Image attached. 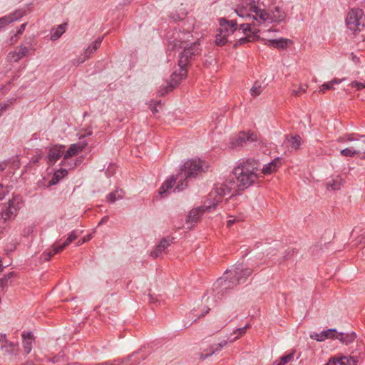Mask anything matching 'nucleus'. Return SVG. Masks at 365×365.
I'll return each instance as SVG.
<instances>
[{
	"label": "nucleus",
	"mask_w": 365,
	"mask_h": 365,
	"mask_svg": "<svg viewBox=\"0 0 365 365\" xmlns=\"http://www.w3.org/2000/svg\"><path fill=\"white\" fill-rule=\"evenodd\" d=\"M42 158V155L41 154H38V155H36V156H34L31 160V163H33V164H36L37 163L39 160Z\"/></svg>",
	"instance_id": "6e6d98bb"
},
{
	"label": "nucleus",
	"mask_w": 365,
	"mask_h": 365,
	"mask_svg": "<svg viewBox=\"0 0 365 365\" xmlns=\"http://www.w3.org/2000/svg\"><path fill=\"white\" fill-rule=\"evenodd\" d=\"M26 25H27V24L24 23L20 26L16 34L14 36L11 37V41L14 40V41H16L17 40L18 36L21 35L24 31Z\"/></svg>",
	"instance_id": "49530a36"
},
{
	"label": "nucleus",
	"mask_w": 365,
	"mask_h": 365,
	"mask_svg": "<svg viewBox=\"0 0 365 365\" xmlns=\"http://www.w3.org/2000/svg\"><path fill=\"white\" fill-rule=\"evenodd\" d=\"M235 11L240 17H250L252 13L258 14V6L254 0H241Z\"/></svg>",
	"instance_id": "0eeeda50"
},
{
	"label": "nucleus",
	"mask_w": 365,
	"mask_h": 365,
	"mask_svg": "<svg viewBox=\"0 0 365 365\" xmlns=\"http://www.w3.org/2000/svg\"><path fill=\"white\" fill-rule=\"evenodd\" d=\"M227 344V341L226 340H223L221 342L217 344H214L212 346H210L208 351L207 353H201L200 354V357L199 359L200 360H205V359H207L208 356H212L213 354H215L216 351H218L220 350H221L222 348H223L224 346H225Z\"/></svg>",
	"instance_id": "4be33fe9"
},
{
	"label": "nucleus",
	"mask_w": 365,
	"mask_h": 365,
	"mask_svg": "<svg viewBox=\"0 0 365 365\" xmlns=\"http://www.w3.org/2000/svg\"><path fill=\"white\" fill-rule=\"evenodd\" d=\"M263 88L257 82H255L252 88L250 89V93L252 96H257L262 92Z\"/></svg>",
	"instance_id": "4c0bfd02"
},
{
	"label": "nucleus",
	"mask_w": 365,
	"mask_h": 365,
	"mask_svg": "<svg viewBox=\"0 0 365 365\" xmlns=\"http://www.w3.org/2000/svg\"><path fill=\"white\" fill-rule=\"evenodd\" d=\"M4 341H6V336L0 334V343L4 342Z\"/></svg>",
	"instance_id": "338daca9"
},
{
	"label": "nucleus",
	"mask_w": 365,
	"mask_h": 365,
	"mask_svg": "<svg viewBox=\"0 0 365 365\" xmlns=\"http://www.w3.org/2000/svg\"><path fill=\"white\" fill-rule=\"evenodd\" d=\"M231 192V188L227 185H220L217 186L213 190L210 192V196H215L217 199H220V202L222 201V198L229 195Z\"/></svg>",
	"instance_id": "aec40b11"
},
{
	"label": "nucleus",
	"mask_w": 365,
	"mask_h": 365,
	"mask_svg": "<svg viewBox=\"0 0 365 365\" xmlns=\"http://www.w3.org/2000/svg\"><path fill=\"white\" fill-rule=\"evenodd\" d=\"M122 192H123L122 190H115V191L110 192L106 196L107 202H110V203H113V202H115L116 200L122 199L123 195L120 194Z\"/></svg>",
	"instance_id": "72a5a7b5"
},
{
	"label": "nucleus",
	"mask_w": 365,
	"mask_h": 365,
	"mask_svg": "<svg viewBox=\"0 0 365 365\" xmlns=\"http://www.w3.org/2000/svg\"><path fill=\"white\" fill-rule=\"evenodd\" d=\"M173 240V238L170 237L162 239L160 243L155 247V250L151 252L150 255L154 258L159 257L160 255L172 244Z\"/></svg>",
	"instance_id": "f3484780"
},
{
	"label": "nucleus",
	"mask_w": 365,
	"mask_h": 365,
	"mask_svg": "<svg viewBox=\"0 0 365 365\" xmlns=\"http://www.w3.org/2000/svg\"><path fill=\"white\" fill-rule=\"evenodd\" d=\"M253 269L244 267L242 264L237 265L234 269L227 270L225 274L230 273L235 277L234 283H243L246 281L247 278L252 274Z\"/></svg>",
	"instance_id": "1a4fd4ad"
},
{
	"label": "nucleus",
	"mask_w": 365,
	"mask_h": 365,
	"mask_svg": "<svg viewBox=\"0 0 365 365\" xmlns=\"http://www.w3.org/2000/svg\"><path fill=\"white\" fill-rule=\"evenodd\" d=\"M86 145L87 143L81 142L71 145L67 151L63 155V160L61 162V165H65V162L68 158L73 157L77 155L78 153L81 152L85 148Z\"/></svg>",
	"instance_id": "f8f14e48"
},
{
	"label": "nucleus",
	"mask_w": 365,
	"mask_h": 365,
	"mask_svg": "<svg viewBox=\"0 0 365 365\" xmlns=\"http://www.w3.org/2000/svg\"><path fill=\"white\" fill-rule=\"evenodd\" d=\"M256 14L263 21L269 20L271 21V12H267L266 11L261 10L258 8V14Z\"/></svg>",
	"instance_id": "a19ab883"
},
{
	"label": "nucleus",
	"mask_w": 365,
	"mask_h": 365,
	"mask_svg": "<svg viewBox=\"0 0 365 365\" xmlns=\"http://www.w3.org/2000/svg\"><path fill=\"white\" fill-rule=\"evenodd\" d=\"M220 199H217L215 196H210V192L208 195L207 198L205 200L204 204L202 205H200V207H207L210 206V208L206 209V212H211L214 210L217 205L220 203Z\"/></svg>",
	"instance_id": "b1692460"
},
{
	"label": "nucleus",
	"mask_w": 365,
	"mask_h": 365,
	"mask_svg": "<svg viewBox=\"0 0 365 365\" xmlns=\"http://www.w3.org/2000/svg\"><path fill=\"white\" fill-rule=\"evenodd\" d=\"M205 172L202 161L199 160H190L186 161L180 168L179 173L175 176L168 178L159 189V195L161 197L171 189L178 181L175 190L182 191L187 186V180L195 178Z\"/></svg>",
	"instance_id": "f257e3e1"
},
{
	"label": "nucleus",
	"mask_w": 365,
	"mask_h": 365,
	"mask_svg": "<svg viewBox=\"0 0 365 365\" xmlns=\"http://www.w3.org/2000/svg\"><path fill=\"white\" fill-rule=\"evenodd\" d=\"M15 101V98H11L2 103H0V116H1L3 113L5 112L7 109H9Z\"/></svg>",
	"instance_id": "c9c22d12"
},
{
	"label": "nucleus",
	"mask_w": 365,
	"mask_h": 365,
	"mask_svg": "<svg viewBox=\"0 0 365 365\" xmlns=\"http://www.w3.org/2000/svg\"><path fill=\"white\" fill-rule=\"evenodd\" d=\"M344 80V78L342 79L334 78L332 81L322 84L319 92L324 93L326 90L334 89V84H339Z\"/></svg>",
	"instance_id": "2f4dec72"
},
{
	"label": "nucleus",
	"mask_w": 365,
	"mask_h": 365,
	"mask_svg": "<svg viewBox=\"0 0 365 365\" xmlns=\"http://www.w3.org/2000/svg\"><path fill=\"white\" fill-rule=\"evenodd\" d=\"M68 174V171L66 169L64 168H60L58 170H56L52 178L48 182V186H52L54 185H56L59 180L65 177Z\"/></svg>",
	"instance_id": "393cba45"
},
{
	"label": "nucleus",
	"mask_w": 365,
	"mask_h": 365,
	"mask_svg": "<svg viewBox=\"0 0 365 365\" xmlns=\"http://www.w3.org/2000/svg\"><path fill=\"white\" fill-rule=\"evenodd\" d=\"M334 357L338 361L337 363L339 365H356L359 362L357 356H344L341 354H338Z\"/></svg>",
	"instance_id": "6ab92c4d"
},
{
	"label": "nucleus",
	"mask_w": 365,
	"mask_h": 365,
	"mask_svg": "<svg viewBox=\"0 0 365 365\" xmlns=\"http://www.w3.org/2000/svg\"><path fill=\"white\" fill-rule=\"evenodd\" d=\"M250 327V324H247L246 326L242 327V328H239V329H237L234 333L235 334H237V336H235V338H233L232 339H230V341L232 342V341H234L235 340H237L240 336L244 335L247 331V329Z\"/></svg>",
	"instance_id": "58836bf2"
},
{
	"label": "nucleus",
	"mask_w": 365,
	"mask_h": 365,
	"mask_svg": "<svg viewBox=\"0 0 365 365\" xmlns=\"http://www.w3.org/2000/svg\"><path fill=\"white\" fill-rule=\"evenodd\" d=\"M251 41H254L252 39V36H245V37H242V38H240L234 44V47H237L238 46H240V45H243V44H245L248 42H251Z\"/></svg>",
	"instance_id": "37998d69"
},
{
	"label": "nucleus",
	"mask_w": 365,
	"mask_h": 365,
	"mask_svg": "<svg viewBox=\"0 0 365 365\" xmlns=\"http://www.w3.org/2000/svg\"><path fill=\"white\" fill-rule=\"evenodd\" d=\"M172 90H170L169 85L165 87H161L158 91V94L160 96H165L166 93H168L169 91H171Z\"/></svg>",
	"instance_id": "603ef678"
},
{
	"label": "nucleus",
	"mask_w": 365,
	"mask_h": 365,
	"mask_svg": "<svg viewBox=\"0 0 365 365\" xmlns=\"http://www.w3.org/2000/svg\"><path fill=\"white\" fill-rule=\"evenodd\" d=\"M356 336L354 332H337L336 336H335V339L339 340L343 344H349L355 340Z\"/></svg>",
	"instance_id": "5701e85b"
},
{
	"label": "nucleus",
	"mask_w": 365,
	"mask_h": 365,
	"mask_svg": "<svg viewBox=\"0 0 365 365\" xmlns=\"http://www.w3.org/2000/svg\"><path fill=\"white\" fill-rule=\"evenodd\" d=\"M282 165V159L280 158H275L272 161L269 163L266 164L262 170V173L264 175H269L272 173L273 172L277 171V170Z\"/></svg>",
	"instance_id": "412c9836"
},
{
	"label": "nucleus",
	"mask_w": 365,
	"mask_h": 365,
	"mask_svg": "<svg viewBox=\"0 0 365 365\" xmlns=\"http://www.w3.org/2000/svg\"><path fill=\"white\" fill-rule=\"evenodd\" d=\"M236 222V220L234 219V220H229L227 222V227H231V226Z\"/></svg>",
	"instance_id": "680f3d73"
},
{
	"label": "nucleus",
	"mask_w": 365,
	"mask_h": 365,
	"mask_svg": "<svg viewBox=\"0 0 365 365\" xmlns=\"http://www.w3.org/2000/svg\"><path fill=\"white\" fill-rule=\"evenodd\" d=\"M6 188L3 187L2 185L0 186V200H1L4 196L6 195Z\"/></svg>",
	"instance_id": "5fc2aeb1"
},
{
	"label": "nucleus",
	"mask_w": 365,
	"mask_h": 365,
	"mask_svg": "<svg viewBox=\"0 0 365 365\" xmlns=\"http://www.w3.org/2000/svg\"><path fill=\"white\" fill-rule=\"evenodd\" d=\"M290 41L288 39L280 38V39H270L268 40L266 44L269 46H273L279 49H284L287 48L288 42Z\"/></svg>",
	"instance_id": "a878e982"
},
{
	"label": "nucleus",
	"mask_w": 365,
	"mask_h": 365,
	"mask_svg": "<svg viewBox=\"0 0 365 365\" xmlns=\"http://www.w3.org/2000/svg\"><path fill=\"white\" fill-rule=\"evenodd\" d=\"M77 237H78V235L76 233V231H75V230H73L71 233H69V235L68 236V241H71V242L75 240Z\"/></svg>",
	"instance_id": "864d4df0"
},
{
	"label": "nucleus",
	"mask_w": 365,
	"mask_h": 365,
	"mask_svg": "<svg viewBox=\"0 0 365 365\" xmlns=\"http://www.w3.org/2000/svg\"><path fill=\"white\" fill-rule=\"evenodd\" d=\"M210 208V206L207 207H197L192 209L187 217H186V223L187 225H194L195 223L200 221V218L203 215V214L206 212V209Z\"/></svg>",
	"instance_id": "9d476101"
},
{
	"label": "nucleus",
	"mask_w": 365,
	"mask_h": 365,
	"mask_svg": "<svg viewBox=\"0 0 365 365\" xmlns=\"http://www.w3.org/2000/svg\"><path fill=\"white\" fill-rule=\"evenodd\" d=\"M258 32H259V29H255L254 31H252V35H249V36H252V39L253 41H255L256 39L258 38V36H257Z\"/></svg>",
	"instance_id": "4d7b16f0"
},
{
	"label": "nucleus",
	"mask_w": 365,
	"mask_h": 365,
	"mask_svg": "<svg viewBox=\"0 0 365 365\" xmlns=\"http://www.w3.org/2000/svg\"><path fill=\"white\" fill-rule=\"evenodd\" d=\"M294 352H292V353H289V354H288L287 355L282 356L280 358L281 362L277 364V365H284V364L289 363L294 358Z\"/></svg>",
	"instance_id": "79ce46f5"
},
{
	"label": "nucleus",
	"mask_w": 365,
	"mask_h": 365,
	"mask_svg": "<svg viewBox=\"0 0 365 365\" xmlns=\"http://www.w3.org/2000/svg\"><path fill=\"white\" fill-rule=\"evenodd\" d=\"M364 11L360 9H351L346 18V24L349 29L354 32L361 31L365 28L362 21Z\"/></svg>",
	"instance_id": "39448f33"
},
{
	"label": "nucleus",
	"mask_w": 365,
	"mask_h": 365,
	"mask_svg": "<svg viewBox=\"0 0 365 365\" xmlns=\"http://www.w3.org/2000/svg\"><path fill=\"white\" fill-rule=\"evenodd\" d=\"M336 141L338 143H346V142H348L347 140H346V135H344V136H341L339 137Z\"/></svg>",
	"instance_id": "052dcab7"
},
{
	"label": "nucleus",
	"mask_w": 365,
	"mask_h": 365,
	"mask_svg": "<svg viewBox=\"0 0 365 365\" xmlns=\"http://www.w3.org/2000/svg\"><path fill=\"white\" fill-rule=\"evenodd\" d=\"M201 54V48L200 47L199 40L186 44L183 48V51L179 56L178 66L180 68H187L190 62L195 58L196 56Z\"/></svg>",
	"instance_id": "20e7f679"
},
{
	"label": "nucleus",
	"mask_w": 365,
	"mask_h": 365,
	"mask_svg": "<svg viewBox=\"0 0 365 365\" xmlns=\"http://www.w3.org/2000/svg\"><path fill=\"white\" fill-rule=\"evenodd\" d=\"M240 29L242 31L244 34H246L248 31H252L251 25L250 24H242L240 26Z\"/></svg>",
	"instance_id": "3c124183"
},
{
	"label": "nucleus",
	"mask_w": 365,
	"mask_h": 365,
	"mask_svg": "<svg viewBox=\"0 0 365 365\" xmlns=\"http://www.w3.org/2000/svg\"><path fill=\"white\" fill-rule=\"evenodd\" d=\"M6 165L5 163H0V171L6 169Z\"/></svg>",
	"instance_id": "774afa93"
},
{
	"label": "nucleus",
	"mask_w": 365,
	"mask_h": 365,
	"mask_svg": "<svg viewBox=\"0 0 365 365\" xmlns=\"http://www.w3.org/2000/svg\"><path fill=\"white\" fill-rule=\"evenodd\" d=\"M336 334L337 331L336 329H329L327 330L322 331L319 334L314 333V334H312L311 338L316 339L318 341H322L327 339H335V336H336Z\"/></svg>",
	"instance_id": "a211bd4d"
},
{
	"label": "nucleus",
	"mask_w": 365,
	"mask_h": 365,
	"mask_svg": "<svg viewBox=\"0 0 365 365\" xmlns=\"http://www.w3.org/2000/svg\"><path fill=\"white\" fill-rule=\"evenodd\" d=\"M102 38L98 37L90 46H88L85 51V54L87 58H89V56L100 47L102 43Z\"/></svg>",
	"instance_id": "7c9ffc66"
},
{
	"label": "nucleus",
	"mask_w": 365,
	"mask_h": 365,
	"mask_svg": "<svg viewBox=\"0 0 365 365\" xmlns=\"http://www.w3.org/2000/svg\"><path fill=\"white\" fill-rule=\"evenodd\" d=\"M187 70L186 68L180 67L178 73L177 71H174L172 73L170 81L168 83L170 90H173L176 88L180 83V81L187 76Z\"/></svg>",
	"instance_id": "ddd939ff"
},
{
	"label": "nucleus",
	"mask_w": 365,
	"mask_h": 365,
	"mask_svg": "<svg viewBox=\"0 0 365 365\" xmlns=\"http://www.w3.org/2000/svg\"><path fill=\"white\" fill-rule=\"evenodd\" d=\"M93 365H120V364H115L113 362H111L110 361H103L101 363H96Z\"/></svg>",
	"instance_id": "bf43d9fd"
},
{
	"label": "nucleus",
	"mask_w": 365,
	"mask_h": 365,
	"mask_svg": "<svg viewBox=\"0 0 365 365\" xmlns=\"http://www.w3.org/2000/svg\"><path fill=\"white\" fill-rule=\"evenodd\" d=\"M359 138H365V135H359L356 133H349L346 135L347 141H357Z\"/></svg>",
	"instance_id": "a18cd8bd"
},
{
	"label": "nucleus",
	"mask_w": 365,
	"mask_h": 365,
	"mask_svg": "<svg viewBox=\"0 0 365 365\" xmlns=\"http://www.w3.org/2000/svg\"><path fill=\"white\" fill-rule=\"evenodd\" d=\"M58 360H59V357H58V356H55L54 357H53V358H51V359H50V361H51L52 363H53V364H54V363H57V362L58 361Z\"/></svg>",
	"instance_id": "0e129e2a"
},
{
	"label": "nucleus",
	"mask_w": 365,
	"mask_h": 365,
	"mask_svg": "<svg viewBox=\"0 0 365 365\" xmlns=\"http://www.w3.org/2000/svg\"><path fill=\"white\" fill-rule=\"evenodd\" d=\"M66 24L58 25L56 29H53L51 34V39L56 41L59 38L62 34L66 31Z\"/></svg>",
	"instance_id": "c756f323"
},
{
	"label": "nucleus",
	"mask_w": 365,
	"mask_h": 365,
	"mask_svg": "<svg viewBox=\"0 0 365 365\" xmlns=\"http://www.w3.org/2000/svg\"><path fill=\"white\" fill-rule=\"evenodd\" d=\"M57 252H55L53 250V245L52 246V249L49 250H46L43 252V256L44 257V259L46 261L50 260L52 256H53Z\"/></svg>",
	"instance_id": "de8ad7c7"
},
{
	"label": "nucleus",
	"mask_w": 365,
	"mask_h": 365,
	"mask_svg": "<svg viewBox=\"0 0 365 365\" xmlns=\"http://www.w3.org/2000/svg\"><path fill=\"white\" fill-rule=\"evenodd\" d=\"M259 166V160L251 158H242L237 161L232 173L237 180L239 190H245L257 181Z\"/></svg>",
	"instance_id": "f03ea898"
},
{
	"label": "nucleus",
	"mask_w": 365,
	"mask_h": 365,
	"mask_svg": "<svg viewBox=\"0 0 365 365\" xmlns=\"http://www.w3.org/2000/svg\"><path fill=\"white\" fill-rule=\"evenodd\" d=\"M340 153L341 155L345 156V157H354L356 155L360 153V150H354L352 148H346L342 149L340 151Z\"/></svg>",
	"instance_id": "f704fd0d"
},
{
	"label": "nucleus",
	"mask_w": 365,
	"mask_h": 365,
	"mask_svg": "<svg viewBox=\"0 0 365 365\" xmlns=\"http://www.w3.org/2000/svg\"><path fill=\"white\" fill-rule=\"evenodd\" d=\"M189 34L182 32L180 31H174L171 36L168 37V49L170 51H173L179 48H184L187 43Z\"/></svg>",
	"instance_id": "423d86ee"
},
{
	"label": "nucleus",
	"mask_w": 365,
	"mask_h": 365,
	"mask_svg": "<svg viewBox=\"0 0 365 365\" xmlns=\"http://www.w3.org/2000/svg\"><path fill=\"white\" fill-rule=\"evenodd\" d=\"M28 53L29 48L21 44L18 47V51H11L8 54V61L10 62H18Z\"/></svg>",
	"instance_id": "dca6fc26"
},
{
	"label": "nucleus",
	"mask_w": 365,
	"mask_h": 365,
	"mask_svg": "<svg viewBox=\"0 0 365 365\" xmlns=\"http://www.w3.org/2000/svg\"><path fill=\"white\" fill-rule=\"evenodd\" d=\"M32 340L31 338H29L27 339H24V349L26 353L29 354L31 352L32 349Z\"/></svg>",
	"instance_id": "c03bdc74"
},
{
	"label": "nucleus",
	"mask_w": 365,
	"mask_h": 365,
	"mask_svg": "<svg viewBox=\"0 0 365 365\" xmlns=\"http://www.w3.org/2000/svg\"><path fill=\"white\" fill-rule=\"evenodd\" d=\"M234 282L235 277L229 273L227 274H225L223 277L219 278L217 284L222 290H227L232 289L238 284V283H234Z\"/></svg>",
	"instance_id": "2eb2a0df"
},
{
	"label": "nucleus",
	"mask_w": 365,
	"mask_h": 365,
	"mask_svg": "<svg viewBox=\"0 0 365 365\" xmlns=\"http://www.w3.org/2000/svg\"><path fill=\"white\" fill-rule=\"evenodd\" d=\"M16 209L14 207V203L11 200H9V206L6 209L1 212V217L4 221L9 220L13 215H15Z\"/></svg>",
	"instance_id": "c85d7f7f"
},
{
	"label": "nucleus",
	"mask_w": 365,
	"mask_h": 365,
	"mask_svg": "<svg viewBox=\"0 0 365 365\" xmlns=\"http://www.w3.org/2000/svg\"><path fill=\"white\" fill-rule=\"evenodd\" d=\"M22 337H23L24 339H27L29 338H31V339H33V335H32V333L31 331L24 332L22 334Z\"/></svg>",
	"instance_id": "13d9d810"
},
{
	"label": "nucleus",
	"mask_w": 365,
	"mask_h": 365,
	"mask_svg": "<svg viewBox=\"0 0 365 365\" xmlns=\"http://www.w3.org/2000/svg\"><path fill=\"white\" fill-rule=\"evenodd\" d=\"M327 188L331 190H339L342 185V179L339 176L331 178L327 182Z\"/></svg>",
	"instance_id": "cd10ccee"
},
{
	"label": "nucleus",
	"mask_w": 365,
	"mask_h": 365,
	"mask_svg": "<svg viewBox=\"0 0 365 365\" xmlns=\"http://www.w3.org/2000/svg\"><path fill=\"white\" fill-rule=\"evenodd\" d=\"M150 108L153 114L156 113L158 111L155 106H153L152 105H150Z\"/></svg>",
	"instance_id": "69168bd1"
},
{
	"label": "nucleus",
	"mask_w": 365,
	"mask_h": 365,
	"mask_svg": "<svg viewBox=\"0 0 365 365\" xmlns=\"http://www.w3.org/2000/svg\"><path fill=\"white\" fill-rule=\"evenodd\" d=\"M108 217L107 216L103 217L101 220L99 222L98 225H101L108 221Z\"/></svg>",
	"instance_id": "e2e57ef3"
},
{
	"label": "nucleus",
	"mask_w": 365,
	"mask_h": 365,
	"mask_svg": "<svg viewBox=\"0 0 365 365\" xmlns=\"http://www.w3.org/2000/svg\"><path fill=\"white\" fill-rule=\"evenodd\" d=\"M290 146L294 150H299L302 143V139L299 135H292L288 140Z\"/></svg>",
	"instance_id": "473e14b6"
},
{
	"label": "nucleus",
	"mask_w": 365,
	"mask_h": 365,
	"mask_svg": "<svg viewBox=\"0 0 365 365\" xmlns=\"http://www.w3.org/2000/svg\"><path fill=\"white\" fill-rule=\"evenodd\" d=\"M14 272H9L8 274L4 276L0 279V287L4 289L9 284V280L11 279L14 275Z\"/></svg>",
	"instance_id": "e433bc0d"
},
{
	"label": "nucleus",
	"mask_w": 365,
	"mask_h": 365,
	"mask_svg": "<svg viewBox=\"0 0 365 365\" xmlns=\"http://www.w3.org/2000/svg\"><path fill=\"white\" fill-rule=\"evenodd\" d=\"M285 16V13L278 6L274 7V10L271 11V21H282L284 20Z\"/></svg>",
	"instance_id": "bb28decb"
},
{
	"label": "nucleus",
	"mask_w": 365,
	"mask_h": 365,
	"mask_svg": "<svg viewBox=\"0 0 365 365\" xmlns=\"http://www.w3.org/2000/svg\"><path fill=\"white\" fill-rule=\"evenodd\" d=\"M72 242L68 241V238L67 237L66 240L61 245H53V250L55 252H59L64 250L68 245H69Z\"/></svg>",
	"instance_id": "ea45409f"
},
{
	"label": "nucleus",
	"mask_w": 365,
	"mask_h": 365,
	"mask_svg": "<svg viewBox=\"0 0 365 365\" xmlns=\"http://www.w3.org/2000/svg\"><path fill=\"white\" fill-rule=\"evenodd\" d=\"M306 88H303L302 86H300L297 90L294 89L292 91V95L295 96H300L302 93H304L306 92Z\"/></svg>",
	"instance_id": "09e8293b"
},
{
	"label": "nucleus",
	"mask_w": 365,
	"mask_h": 365,
	"mask_svg": "<svg viewBox=\"0 0 365 365\" xmlns=\"http://www.w3.org/2000/svg\"><path fill=\"white\" fill-rule=\"evenodd\" d=\"M26 15V10L24 9H17L9 15L0 18V29L7 24L18 21Z\"/></svg>",
	"instance_id": "9b49d317"
},
{
	"label": "nucleus",
	"mask_w": 365,
	"mask_h": 365,
	"mask_svg": "<svg viewBox=\"0 0 365 365\" xmlns=\"http://www.w3.org/2000/svg\"><path fill=\"white\" fill-rule=\"evenodd\" d=\"M351 86L352 87H356L357 90H361L362 88H365V82L364 83H360L356 81H352L351 83Z\"/></svg>",
	"instance_id": "8fccbe9b"
},
{
	"label": "nucleus",
	"mask_w": 365,
	"mask_h": 365,
	"mask_svg": "<svg viewBox=\"0 0 365 365\" xmlns=\"http://www.w3.org/2000/svg\"><path fill=\"white\" fill-rule=\"evenodd\" d=\"M65 146L55 145L49 149L47 158L49 163L54 164L63 154Z\"/></svg>",
	"instance_id": "4468645a"
},
{
	"label": "nucleus",
	"mask_w": 365,
	"mask_h": 365,
	"mask_svg": "<svg viewBox=\"0 0 365 365\" xmlns=\"http://www.w3.org/2000/svg\"><path fill=\"white\" fill-rule=\"evenodd\" d=\"M220 28L215 36V43L222 46L229 42L228 37L237 31V24L235 20H227L225 18L220 19Z\"/></svg>",
	"instance_id": "7ed1b4c3"
},
{
	"label": "nucleus",
	"mask_w": 365,
	"mask_h": 365,
	"mask_svg": "<svg viewBox=\"0 0 365 365\" xmlns=\"http://www.w3.org/2000/svg\"><path fill=\"white\" fill-rule=\"evenodd\" d=\"M257 140V135L254 132L249 130L245 133L240 132L236 137L231 139L230 147L232 148H237L244 146L247 142H255Z\"/></svg>",
	"instance_id": "6e6552de"
}]
</instances>
